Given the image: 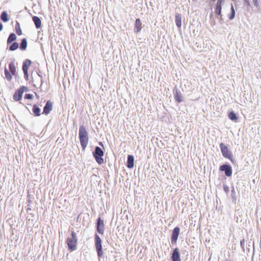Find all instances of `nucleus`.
Returning a JSON list of instances; mask_svg holds the SVG:
<instances>
[{
    "label": "nucleus",
    "mask_w": 261,
    "mask_h": 261,
    "mask_svg": "<svg viewBox=\"0 0 261 261\" xmlns=\"http://www.w3.org/2000/svg\"><path fill=\"white\" fill-rule=\"evenodd\" d=\"M21 95H22V94H21ZM21 97H22V95L19 96V93H18V98H17V100H19L21 98Z\"/></svg>",
    "instance_id": "nucleus-32"
},
{
    "label": "nucleus",
    "mask_w": 261,
    "mask_h": 261,
    "mask_svg": "<svg viewBox=\"0 0 261 261\" xmlns=\"http://www.w3.org/2000/svg\"><path fill=\"white\" fill-rule=\"evenodd\" d=\"M31 61L29 59H27L23 63L22 70L24 72V77L27 80L29 79L28 69L31 66Z\"/></svg>",
    "instance_id": "nucleus-6"
},
{
    "label": "nucleus",
    "mask_w": 261,
    "mask_h": 261,
    "mask_svg": "<svg viewBox=\"0 0 261 261\" xmlns=\"http://www.w3.org/2000/svg\"><path fill=\"white\" fill-rule=\"evenodd\" d=\"M142 22H141L140 19L139 18H137L136 20L135 25V28L137 30L136 32L137 33H139L141 31V30L142 28Z\"/></svg>",
    "instance_id": "nucleus-15"
},
{
    "label": "nucleus",
    "mask_w": 261,
    "mask_h": 261,
    "mask_svg": "<svg viewBox=\"0 0 261 261\" xmlns=\"http://www.w3.org/2000/svg\"><path fill=\"white\" fill-rule=\"evenodd\" d=\"M13 99L14 100L16 101V92L13 95Z\"/></svg>",
    "instance_id": "nucleus-30"
},
{
    "label": "nucleus",
    "mask_w": 261,
    "mask_h": 261,
    "mask_svg": "<svg viewBox=\"0 0 261 261\" xmlns=\"http://www.w3.org/2000/svg\"><path fill=\"white\" fill-rule=\"evenodd\" d=\"M1 18L4 22H7L8 20V15L6 12L4 11L2 12L1 15Z\"/></svg>",
    "instance_id": "nucleus-23"
},
{
    "label": "nucleus",
    "mask_w": 261,
    "mask_h": 261,
    "mask_svg": "<svg viewBox=\"0 0 261 261\" xmlns=\"http://www.w3.org/2000/svg\"><path fill=\"white\" fill-rule=\"evenodd\" d=\"M3 28V24L0 22V32L2 30Z\"/></svg>",
    "instance_id": "nucleus-31"
},
{
    "label": "nucleus",
    "mask_w": 261,
    "mask_h": 261,
    "mask_svg": "<svg viewBox=\"0 0 261 261\" xmlns=\"http://www.w3.org/2000/svg\"><path fill=\"white\" fill-rule=\"evenodd\" d=\"M9 70L12 75H15L16 68L14 62H12L9 64Z\"/></svg>",
    "instance_id": "nucleus-20"
},
{
    "label": "nucleus",
    "mask_w": 261,
    "mask_h": 261,
    "mask_svg": "<svg viewBox=\"0 0 261 261\" xmlns=\"http://www.w3.org/2000/svg\"><path fill=\"white\" fill-rule=\"evenodd\" d=\"M212 2H215L216 0H211Z\"/></svg>",
    "instance_id": "nucleus-35"
},
{
    "label": "nucleus",
    "mask_w": 261,
    "mask_h": 261,
    "mask_svg": "<svg viewBox=\"0 0 261 261\" xmlns=\"http://www.w3.org/2000/svg\"><path fill=\"white\" fill-rule=\"evenodd\" d=\"M32 111L35 116H39L41 115L40 109L36 105L33 106Z\"/></svg>",
    "instance_id": "nucleus-17"
},
{
    "label": "nucleus",
    "mask_w": 261,
    "mask_h": 261,
    "mask_svg": "<svg viewBox=\"0 0 261 261\" xmlns=\"http://www.w3.org/2000/svg\"><path fill=\"white\" fill-rule=\"evenodd\" d=\"M134 166V158L132 155H128L127 156V167L128 168H132Z\"/></svg>",
    "instance_id": "nucleus-13"
},
{
    "label": "nucleus",
    "mask_w": 261,
    "mask_h": 261,
    "mask_svg": "<svg viewBox=\"0 0 261 261\" xmlns=\"http://www.w3.org/2000/svg\"><path fill=\"white\" fill-rule=\"evenodd\" d=\"M93 156L94 157L97 163L101 165L103 163V159L102 158L104 155L103 150L99 147H96L95 151L93 153Z\"/></svg>",
    "instance_id": "nucleus-4"
},
{
    "label": "nucleus",
    "mask_w": 261,
    "mask_h": 261,
    "mask_svg": "<svg viewBox=\"0 0 261 261\" xmlns=\"http://www.w3.org/2000/svg\"><path fill=\"white\" fill-rule=\"evenodd\" d=\"M21 34H22V32H21L20 29V28L17 29V35H21Z\"/></svg>",
    "instance_id": "nucleus-29"
},
{
    "label": "nucleus",
    "mask_w": 261,
    "mask_h": 261,
    "mask_svg": "<svg viewBox=\"0 0 261 261\" xmlns=\"http://www.w3.org/2000/svg\"><path fill=\"white\" fill-rule=\"evenodd\" d=\"M105 230V225L103 221L99 218L97 222V231L101 234H103Z\"/></svg>",
    "instance_id": "nucleus-8"
},
{
    "label": "nucleus",
    "mask_w": 261,
    "mask_h": 261,
    "mask_svg": "<svg viewBox=\"0 0 261 261\" xmlns=\"http://www.w3.org/2000/svg\"><path fill=\"white\" fill-rule=\"evenodd\" d=\"M95 246L97 253V256L99 258H101L103 256V251L102 248V241L100 238L97 234H95Z\"/></svg>",
    "instance_id": "nucleus-3"
},
{
    "label": "nucleus",
    "mask_w": 261,
    "mask_h": 261,
    "mask_svg": "<svg viewBox=\"0 0 261 261\" xmlns=\"http://www.w3.org/2000/svg\"><path fill=\"white\" fill-rule=\"evenodd\" d=\"M27 88L25 87H21L18 90V93H19V96H21V94H22L23 92H24V91H27Z\"/></svg>",
    "instance_id": "nucleus-26"
},
{
    "label": "nucleus",
    "mask_w": 261,
    "mask_h": 261,
    "mask_svg": "<svg viewBox=\"0 0 261 261\" xmlns=\"http://www.w3.org/2000/svg\"><path fill=\"white\" fill-rule=\"evenodd\" d=\"M228 117L229 119L232 121H237L238 120V117L236 114L233 112H230L228 115Z\"/></svg>",
    "instance_id": "nucleus-22"
},
{
    "label": "nucleus",
    "mask_w": 261,
    "mask_h": 261,
    "mask_svg": "<svg viewBox=\"0 0 261 261\" xmlns=\"http://www.w3.org/2000/svg\"><path fill=\"white\" fill-rule=\"evenodd\" d=\"M175 22L177 27L180 28L181 27V16L180 14H176L175 15Z\"/></svg>",
    "instance_id": "nucleus-16"
},
{
    "label": "nucleus",
    "mask_w": 261,
    "mask_h": 261,
    "mask_svg": "<svg viewBox=\"0 0 261 261\" xmlns=\"http://www.w3.org/2000/svg\"><path fill=\"white\" fill-rule=\"evenodd\" d=\"M220 147L223 156L229 159L232 162H233V155L232 153L228 150V147L223 143L220 144Z\"/></svg>",
    "instance_id": "nucleus-5"
},
{
    "label": "nucleus",
    "mask_w": 261,
    "mask_h": 261,
    "mask_svg": "<svg viewBox=\"0 0 261 261\" xmlns=\"http://www.w3.org/2000/svg\"><path fill=\"white\" fill-rule=\"evenodd\" d=\"M231 14L229 16V18L230 19H232L234 17V15H235V11H234V9L233 7V5H231Z\"/></svg>",
    "instance_id": "nucleus-25"
},
{
    "label": "nucleus",
    "mask_w": 261,
    "mask_h": 261,
    "mask_svg": "<svg viewBox=\"0 0 261 261\" xmlns=\"http://www.w3.org/2000/svg\"><path fill=\"white\" fill-rule=\"evenodd\" d=\"M180 228L179 227H176L173 229L171 234V243L172 244H176Z\"/></svg>",
    "instance_id": "nucleus-7"
},
{
    "label": "nucleus",
    "mask_w": 261,
    "mask_h": 261,
    "mask_svg": "<svg viewBox=\"0 0 261 261\" xmlns=\"http://www.w3.org/2000/svg\"><path fill=\"white\" fill-rule=\"evenodd\" d=\"M77 238L76 233L74 231H71V237H68L66 243L68 248L70 251L76 250L77 248Z\"/></svg>",
    "instance_id": "nucleus-2"
},
{
    "label": "nucleus",
    "mask_w": 261,
    "mask_h": 261,
    "mask_svg": "<svg viewBox=\"0 0 261 261\" xmlns=\"http://www.w3.org/2000/svg\"><path fill=\"white\" fill-rule=\"evenodd\" d=\"M79 138L83 150H84L88 143L89 138L88 132L84 125H81L80 127Z\"/></svg>",
    "instance_id": "nucleus-1"
},
{
    "label": "nucleus",
    "mask_w": 261,
    "mask_h": 261,
    "mask_svg": "<svg viewBox=\"0 0 261 261\" xmlns=\"http://www.w3.org/2000/svg\"><path fill=\"white\" fill-rule=\"evenodd\" d=\"M223 1L224 0H218L217 2L215 12L218 15H220L221 14V7Z\"/></svg>",
    "instance_id": "nucleus-12"
},
{
    "label": "nucleus",
    "mask_w": 261,
    "mask_h": 261,
    "mask_svg": "<svg viewBox=\"0 0 261 261\" xmlns=\"http://www.w3.org/2000/svg\"><path fill=\"white\" fill-rule=\"evenodd\" d=\"M27 47V41L25 38H23L21 40L20 44V49L22 50H25Z\"/></svg>",
    "instance_id": "nucleus-18"
},
{
    "label": "nucleus",
    "mask_w": 261,
    "mask_h": 261,
    "mask_svg": "<svg viewBox=\"0 0 261 261\" xmlns=\"http://www.w3.org/2000/svg\"><path fill=\"white\" fill-rule=\"evenodd\" d=\"M32 19L37 29H39L41 27V21L38 17L34 16L32 17Z\"/></svg>",
    "instance_id": "nucleus-14"
},
{
    "label": "nucleus",
    "mask_w": 261,
    "mask_h": 261,
    "mask_svg": "<svg viewBox=\"0 0 261 261\" xmlns=\"http://www.w3.org/2000/svg\"><path fill=\"white\" fill-rule=\"evenodd\" d=\"M5 74L6 79L8 81H10L12 79V75L7 68L5 69Z\"/></svg>",
    "instance_id": "nucleus-24"
},
{
    "label": "nucleus",
    "mask_w": 261,
    "mask_h": 261,
    "mask_svg": "<svg viewBox=\"0 0 261 261\" xmlns=\"http://www.w3.org/2000/svg\"><path fill=\"white\" fill-rule=\"evenodd\" d=\"M175 99L178 102H180L182 101V95L180 92L176 91L175 95Z\"/></svg>",
    "instance_id": "nucleus-21"
},
{
    "label": "nucleus",
    "mask_w": 261,
    "mask_h": 261,
    "mask_svg": "<svg viewBox=\"0 0 261 261\" xmlns=\"http://www.w3.org/2000/svg\"><path fill=\"white\" fill-rule=\"evenodd\" d=\"M16 39V36L15 34L11 33L7 40V44H11L13 41H15Z\"/></svg>",
    "instance_id": "nucleus-19"
},
{
    "label": "nucleus",
    "mask_w": 261,
    "mask_h": 261,
    "mask_svg": "<svg viewBox=\"0 0 261 261\" xmlns=\"http://www.w3.org/2000/svg\"><path fill=\"white\" fill-rule=\"evenodd\" d=\"M99 145H102V142H100L99 143Z\"/></svg>",
    "instance_id": "nucleus-33"
},
{
    "label": "nucleus",
    "mask_w": 261,
    "mask_h": 261,
    "mask_svg": "<svg viewBox=\"0 0 261 261\" xmlns=\"http://www.w3.org/2000/svg\"><path fill=\"white\" fill-rule=\"evenodd\" d=\"M33 98V96L32 94H26L24 95V98L25 99H32Z\"/></svg>",
    "instance_id": "nucleus-28"
},
{
    "label": "nucleus",
    "mask_w": 261,
    "mask_h": 261,
    "mask_svg": "<svg viewBox=\"0 0 261 261\" xmlns=\"http://www.w3.org/2000/svg\"><path fill=\"white\" fill-rule=\"evenodd\" d=\"M36 95L37 98H39V96L36 93Z\"/></svg>",
    "instance_id": "nucleus-34"
},
{
    "label": "nucleus",
    "mask_w": 261,
    "mask_h": 261,
    "mask_svg": "<svg viewBox=\"0 0 261 261\" xmlns=\"http://www.w3.org/2000/svg\"><path fill=\"white\" fill-rule=\"evenodd\" d=\"M171 259L172 261H181L179 250L177 248H176L173 250L171 255Z\"/></svg>",
    "instance_id": "nucleus-10"
},
{
    "label": "nucleus",
    "mask_w": 261,
    "mask_h": 261,
    "mask_svg": "<svg viewBox=\"0 0 261 261\" xmlns=\"http://www.w3.org/2000/svg\"><path fill=\"white\" fill-rule=\"evenodd\" d=\"M220 170L224 171L226 176H230L232 174V169L230 166L227 165H223L220 167Z\"/></svg>",
    "instance_id": "nucleus-9"
},
{
    "label": "nucleus",
    "mask_w": 261,
    "mask_h": 261,
    "mask_svg": "<svg viewBox=\"0 0 261 261\" xmlns=\"http://www.w3.org/2000/svg\"><path fill=\"white\" fill-rule=\"evenodd\" d=\"M53 103L50 100H48L43 108V112L46 115L48 114L52 110Z\"/></svg>",
    "instance_id": "nucleus-11"
},
{
    "label": "nucleus",
    "mask_w": 261,
    "mask_h": 261,
    "mask_svg": "<svg viewBox=\"0 0 261 261\" xmlns=\"http://www.w3.org/2000/svg\"><path fill=\"white\" fill-rule=\"evenodd\" d=\"M9 49L10 50H15L16 49V43L14 42L9 47Z\"/></svg>",
    "instance_id": "nucleus-27"
}]
</instances>
